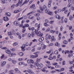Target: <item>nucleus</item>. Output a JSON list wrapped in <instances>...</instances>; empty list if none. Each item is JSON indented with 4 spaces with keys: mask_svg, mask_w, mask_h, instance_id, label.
Here are the masks:
<instances>
[{
    "mask_svg": "<svg viewBox=\"0 0 74 74\" xmlns=\"http://www.w3.org/2000/svg\"><path fill=\"white\" fill-rule=\"evenodd\" d=\"M45 12L47 14H48V15H51V16H53V12L51 11H49V10L45 11Z\"/></svg>",
    "mask_w": 74,
    "mask_h": 74,
    "instance_id": "f257e3e1",
    "label": "nucleus"
},
{
    "mask_svg": "<svg viewBox=\"0 0 74 74\" xmlns=\"http://www.w3.org/2000/svg\"><path fill=\"white\" fill-rule=\"evenodd\" d=\"M5 52L7 53L10 54V57L13 56V53H11V51L8 49H7L5 50Z\"/></svg>",
    "mask_w": 74,
    "mask_h": 74,
    "instance_id": "f03ea898",
    "label": "nucleus"
},
{
    "mask_svg": "<svg viewBox=\"0 0 74 74\" xmlns=\"http://www.w3.org/2000/svg\"><path fill=\"white\" fill-rule=\"evenodd\" d=\"M37 53H38V52H37L36 53H34V54L36 55L35 56L31 55L30 56V58H31V59H34V58H37V57H38V55H37Z\"/></svg>",
    "mask_w": 74,
    "mask_h": 74,
    "instance_id": "7ed1b4c3",
    "label": "nucleus"
},
{
    "mask_svg": "<svg viewBox=\"0 0 74 74\" xmlns=\"http://www.w3.org/2000/svg\"><path fill=\"white\" fill-rule=\"evenodd\" d=\"M68 12V14H67V17L69 16V15H70V13L71 12V10L70 9L69 11L67 10H65L64 12V14H67Z\"/></svg>",
    "mask_w": 74,
    "mask_h": 74,
    "instance_id": "20e7f679",
    "label": "nucleus"
},
{
    "mask_svg": "<svg viewBox=\"0 0 74 74\" xmlns=\"http://www.w3.org/2000/svg\"><path fill=\"white\" fill-rule=\"evenodd\" d=\"M36 35L38 36H40V37H42L43 35V34H41V32H37L35 34Z\"/></svg>",
    "mask_w": 74,
    "mask_h": 74,
    "instance_id": "39448f33",
    "label": "nucleus"
},
{
    "mask_svg": "<svg viewBox=\"0 0 74 74\" xmlns=\"http://www.w3.org/2000/svg\"><path fill=\"white\" fill-rule=\"evenodd\" d=\"M31 30H32L33 33H35V34H36L37 32H38V30L34 29V27H32L31 28Z\"/></svg>",
    "mask_w": 74,
    "mask_h": 74,
    "instance_id": "423d86ee",
    "label": "nucleus"
},
{
    "mask_svg": "<svg viewBox=\"0 0 74 74\" xmlns=\"http://www.w3.org/2000/svg\"><path fill=\"white\" fill-rule=\"evenodd\" d=\"M46 67H45V69H47V67L48 69H51V70H53L54 69H55V67H52L51 66H49L48 65H46Z\"/></svg>",
    "mask_w": 74,
    "mask_h": 74,
    "instance_id": "0eeeda50",
    "label": "nucleus"
},
{
    "mask_svg": "<svg viewBox=\"0 0 74 74\" xmlns=\"http://www.w3.org/2000/svg\"><path fill=\"white\" fill-rule=\"evenodd\" d=\"M55 71H57L58 72H61L62 71H64V68H61L60 69H56Z\"/></svg>",
    "mask_w": 74,
    "mask_h": 74,
    "instance_id": "6e6552de",
    "label": "nucleus"
},
{
    "mask_svg": "<svg viewBox=\"0 0 74 74\" xmlns=\"http://www.w3.org/2000/svg\"><path fill=\"white\" fill-rule=\"evenodd\" d=\"M14 24L16 26H19L20 25V23L18 21H15L14 22Z\"/></svg>",
    "mask_w": 74,
    "mask_h": 74,
    "instance_id": "1a4fd4ad",
    "label": "nucleus"
},
{
    "mask_svg": "<svg viewBox=\"0 0 74 74\" xmlns=\"http://www.w3.org/2000/svg\"><path fill=\"white\" fill-rule=\"evenodd\" d=\"M7 63V62L6 61H4L1 62V67H4V66Z\"/></svg>",
    "mask_w": 74,
    "mask_h": 74,
    "instance_id": "9d476101",
    "label": "nucleus"
},
{
    "mask_svg": "<svg viewBox=\"0 0 74 74\" xmlns=\"http://www.w3.org/2000/svg\"><path fill=\"white\" fill-rule=\"evenodd\" d=\"M40 24H38L37 23H36L35 25V26L36 27H38L37 29L38 30L40 29Z\"/></svg>",
    "mask_w": 74,
    "mask_h": 74,
    "instance_id": "9b49d317",
    "label": "nucleus"
},
{
    "mask_svg": "<svg viewBox=\"0 0 74 74\" xmlns=\"http://www.w3.org/2000/svg\"><path fill=\"white\" fill-rule=\"evenodd\" d=\"M21 11V9H19L18 10H14V13H15L16 14V13H18L19 12H20Z\"/></svg>",
    "mask_w": 74,
    "mask_h": 74,
    "instance_id": "f8f14e48",
    "label": "nucleus"
},
{
    "mask_svg": "<svg viewBox=\"0 0 74 74\" xmlns=\"http://www.w3.org/2000/svg\"><path fill=\"white\" fill-rule=\"evenodd\" d=\"M28 72L30 74H34V73L33 72L32 70H28Z\"/></svg>",
    "mask_w": 74,
    "mask_h": 74,
    "instance_id": "ddd939ff",
    "label": "nucleus"
},
{
    "mask_svg": "<svg viewBox=\"0 0 74 74\" xmlns=\"http://www.w3.org/2000/svg\"><path fill=\"white\" fill-rule=\"evenodd\" d=\"M34 13H36V11H33L31 12L28 13L27 14V15H30V14H34Z\"/></svg>",
    "mask_w": 74,
    "mask_h": 74,
    "instance_id": "4468645a",
    "label": "nucleus"
},
{
    "mask_svg": "<svg viewBox=\"0 0 74 74\" xmlns=\"http://www.w3.org/2000/svg\"><path fill=\"white\" fill-rule=\"evenodd\" d=\"M43 40H44V38L42 37H40L39 39L40 42H42Z\"/></svg>",
    "mask_w": 74,
    "mask_h": 74,
    "instance_id": "2eb2a0df",
    "label": "nucleus"
},
{
    "mask_svg": "<svg viewBox=\"0 0 74 74\" xmlns=\"http://www.w3.org/2000/svg\"><path fill=\"white\" fill-rule=\"evenodd\" d=\"M36 66L37 67V69H40V64H38V63H36Z\"/></svg>",
    "mask_w": 74,
    "mask_h": 74,
    "instance_id": "dca6fc26",
    "label": "nucleus"
},
{
    "mask_svg": "<svg viewBox=\"0 0 74 74\" xmlns=\"http://www.w3.org/2000/svg\"><path fill=\"white\" fill-rule=\"evenodd\" d=\"M36 7V5L35 4H33L29 8V9H31V8L34 9V8Z\"/></svg>",
    "mask_w": 74,
    "mask_h": 74,
    "instance_id": "f3484780",
    "label": "nucleus"
},
{
    "mask_svg": "<svg viewBox=\"0 0 74 74\" xmlns=\"http://www.w3.org/2000/svg\"><path fill=\"white\" fill-rule=\"evenodd\" d=\"M34 16L36 17H38L40 15V14L38 13H36L34 14Z\"/></svg>",
    "mask_w": 74,
    "mask_h": 74,
    "instance_id": "a211bd4d",
    "label": "nucleus"
},
{
    "mask_svg": "<svg viewBox=\"0 0 74 74\" xmlns=\"http://www.w3.org/2000/svg\"><path fill=\"white\" fill-rule=\"evenodd\" d=\"M24 62H20L18 64L19 66H22V65H24Z\"/></svg>",
    "mask_w": 74,
    "mask_h": 74,
    "instance_id": "6ab92c4d",
    "label": "nucleus"
},
{
    "mask_svg": "<svg viewBox=\"0 0 74 74\" xmlns=\"http://www.w3.org/2000/svg\"><path fill=\"white\" fill-rule=\"evenodd\" d=\"M43 10H45V11H47V6H46V5H44L43 6Z\"/></svg>",
    "mask_w": 74,
    "mask_h": 74,
    "instance_id": "aec40b11",
    "label": "nucleus"
},
{
    "mask_svg": "<svg viewBox=\"0 0 74 74\" xmlns=\"http://www.w3.org/2000/svg\"><path fill=\"white\" fill-rule=\"evenodd\" d=\"M54 36H53L51 38V41H55L56 40V39H55Z\"/></svg>",
    "mask_w": 74,
    "mask_h": 74,
    "instance_id": "412c9836",
    "label": "nucleus"
},
{
    "mask_svg": "<svg viewBox=\"0 0 74 74\" xmlns=\"http://www.w3.org/2000/svg\"><path fill=\"white\" fill-rule=\"evenodd\" d=\"M56 19H60V16L58 15H56Z\"/></svg>",
    "mask_w": 74,
    "mask_h": 74,
    "instance_id": "4be33fe9",
    "label": "nucleus"
},
{
    "mask_svg": "<svg viewBox=\"0 0 74 74\" xmlns=\"http://www.w3.org/2000/svg\"><path fill=\"white\" fill-rule=\"evenodd\" d=\"M66 53H73V51H72V50H71L70 51H66Z\"/></svg>",
    "mask_w": 74,
    "mask_h": 74,
    "instance_id": "5701e85b",
    "label": "nucleus"
},
{
    "mask_svg": "<svg viewBox=\"0 0 74 74\" xmlns=\"http://www.w3.org/2000/svg\"><path fill=\"white\" fill-rule=\"evenodd\" d=\"M14 70L17 73H19V70H18V69L17 68L15 69Z\"/></svg>",
    "mask_w": 74,
    "mask_h": 74,
    "instance_id": "b1692460",
    "label": "nucleus"
},
{
    "mask_svg": "<svg viewBox=\"0 0 74 74\" xmlns=\"http://www.w3.org/2000/svg\"><path fill=\"white\" fill-rule=\"evenodd\" d=\"M49 4L48 5V7L49 8L50 7H51V3H52V0H49Z\"/></svg>",
    "mask_w": 74,
    "mask_h": 74,
    "instance_id": "393cba45",
    "label": "nucleus"
},
{
    "mask_svg": "<svg viewBox=\"0 0 74 74\" xmlns=\"http://www.w3.org/2000/svg\"><path fill=\"white\" fill-rule=\"evenodd\" d=\"M31 34H27V38H29V39L31 38Z\"/></svg>",
    "mask_w": 74,
    "mask_h": 74,
    "instance_id": "a878e982",
    "label": "nucleus"
},
{
    "mask_svg": "<svg viewBox=\"0 0 74 74\" xmlns=\"http://www.w3.org/2000/svg\"><path fill=\"white\" fill-rule=\"evenodd\" d=\"M34 16H32L30 15L28 17V18L29 19H32L34 18Z\"/></svg>",
    "mask_w": 74,
    "mask_h": 74,
    "instance_id": "bb28decb",
    "label": "nucleus"
},
{
    "mask_svg": "<svg viewBox=\"0 0 74 74\" xmlns=\"http://www.w3.org/2000/svg\"><path fill=\"white\" fill-rule=\"evenodd\" d=\"M21 4V3L18 2V3H16L15 6L16 7H18V6H19V5H20Z\"/></svg>",
    "mask_w": 74,
    "mask_h": 74,
    "instance_id": "cd10ccee",
    "label": "nucleus"
},
{
    "mask_svg": "<svg viewBox=\"0 0 74 74\" xmlns=\"http://www.w3.org/2000/svg\"><path fill=\"white\" fill-rule=\"evenodd\" d=\"M69 19L70 21H72L73 19V17L71 15L69 16Z\"/></svg>",
    "mask_w": 74,
    "mask_h": 74,
    "instance_id": "c85d7f7f",
    "label": "nucleus"
},
{
    "mask_svg": "<svg viewBox=\"0 0 74 74\" xmlns=\"http://www.w3.org/2000/svg\"><path fill=\"white\" fill-rule=\"evenodd\" d=\"M12 62L13 64H16L17 62V61H16V60H12Z\"/></svg>",
    "mask_w": 74,
    "mask_h": 74,
    "instance_id": "c756f323",
    "label": "nucleus"
},
{
    "mask_svg": "<svg viewBox=\"0 0 74 74\" xmlns=\"http://www.w3.org/2000/svg\"><path fill=\"white\" fill-rule=\"evenodd\" d=\"M29 1V0H25V1L23 3V4H25L26 3H27Z\"/></svg>",
    "mask_w": 74,
    "mask_h": 74,
    "instance_id": "7c9ffc66",
    "label": "nucleus"
},
{
    "mask_svg": "<svg viewBox=\"0 0 74 74\" xmlns=\"http://www.w3.org/2000/svg\"><path fill=\"white\" fill-rule=\"evenodd\" d=\"M23 59L22 58H20L18 59V60L19 61V62H22V61H23Z\"/></svg>",
    "mask_w": 74,
    "mask_h": 74,
    "instance_id": "2f4dec72",
    "label": "nucleus"
},
{
    "mask_svg": "<svg viewBox=\"0 0 74 74\" xmlns=\"http://www.w3.org/2000/svg\"><path fill=\"white\" fill-rule=\"evenodd\" d=\"M63 43L64 44H67L68 42L67 40H64L63 41Z\"/></svg>",
    "mask_w": 74,
    "mask_h": 74,
    "instance_id": "473e14b6",
    "label": "nucleus"
},
{
    "mask_svg": "<svg viewBox=\"0 0 74 74\" xmlns=\"http://www.w3.org/2000/svg\"><path fill=\"white\" fill-rule=\"evenodd\" d=\"M27 62L28 64H31L30 59H29L27 60Z\"/></svg>",
    "mask_w": 74,
    "mask_h": 74,
    "instance_id": "72a5a7b5",
    "label": "nucleus"
},
{
    "mask_svg": "<svg viewBox=\"0 0 74 74\" xmlns=\"http://www.w3.org/2000/svg\"><path fill=\"white\" fill-rule=\"evenodd\" d=\"M6 14L8 16L10 17V16H11V14L10 12L6 13Z\"/></svg>",
    "mask_w": 74,
    "mask_h": 74,
    "instance_id": "f704fd0d",
    "label": "nucleus"
},
{
    "mask_svg": "<svg viewBox=\"0 0 74 74\" xmlns=\"http://www.w3.org/2000/svg\"><path fill=\"white\" fill-rule=\"evenodd\" d=\"M37 12H39V13H40L41 14H42L43 13V11H40V10H37Z\"/></svg>",
    "mask_w": 74,
    "mask_h": 74,
    "instance_id": "c9c22d12",
    "label": "nucleus"
},
{
    "mask_svg": "<svg viewBox=\"0 0 74 74\" xmlns=\"http://www.w3.org/2000/svg\"><path fill=\"white\" fill-rule=\"evenodd\" d=\"M24 26H25V27H29V25L28 24L26 23L24 25Z\"/></svg>",
    "mask_w": 74,
    "mask_h": 74,
    "instance_id": "e433bc0d",
    "label": "nucleus"
},
{
    "mask_svg": "<svg viewBox=\"0 0 74 74\" xmlns=\"http://www.w3.org/2000/svg\"><path fill=\"white\" fill-rule=\"evenodd\" d=\"M55 67L56 69H58V68H60L61 67V66H60V65H57Z\"/></svg>",
    "mask_w": 74,
    "mask_h": 74,
    "instance_id": "4c0bfd02",
    "label": "nucleus"
},
{
    "mask_svg": "<svg viewBox=\"0 0 74 74\" xmlns=\"http://www.w3.org/2000/svg\"><path fill=\"white\" fill-rule=\"evenodd\" d=\"M60 44H59L58 42H56V43L55 44V46H57L58 45V47H59V45H60Z\"/></svg>",
    "mask_w": 74,
    "mask_h": 74,
    "instance_id": "58836bf2",
    "label": "nucleus"
},
{
    "mask_svg": "<svg viewBox=\"0 0 74 74\" xmlns=\"http://www.w3.org/2000/svg\"><path fill=\"white\" fill-rule=\"evenodd\" d=\"M50 30L51 29H50V28L49 27H48L47 29H46V32H50Z\"/></svg>",
    "mask_w": 74,
    "mask_h": 74,
    "instance_id": "ea45409f",
    "label": "nucleus"
},
{
    "mask_svg": "<svg viewBox=\"0 0 74 74\" xmlns=\"http://www.w3.org/2000/svg\"><path fill=\"white\" fill-rule=\"evenodd\" d=\"M40 62V59H39L38 58H37V60H36V62L37 63H38L39 62Z\"/></svg>",
    "mask_w": 74,
    "mask_h": 74,
    "instance_id": "a19ab883",
    "label": "nucleus"
},
{
    "mask_svg": "<svg viewBox=\"0 0 74 74\" xmlns=\"http://www.w3.org/2000/svg\"><path fill=\"white\" fill-rule=\"evenodd\" d=\"M19 55L20 56H22L23 55V53L22 52H21L19 53Z\"/></svg>",
    "mask_w": 74,
    "mask_h": 74,
    "instance_id": "79ce46f5",
    "label": "nucleus"
},
{
    "mask_svg": "<svg viewBox=\"0 0 74 74\" xmlns=\"http://www.w3.org/2000/svg\"><path fill=\"white\" fill-rule=\"evenodd\" d=\"M8 36H11L12 35V33L11 32H8Z\"/></svg>",
    "mask_w": 74,
    "mask_h": 74,
    "instance_id": "37998d69",
    "label": "nucleus"
},
{
    "mask_svg": "<svg viewBox=\"0 0 74 74\" xmlns=\"http://www.w3.org/2000/svg\"><path fill=\"white\" fill-rule=\"evenodd\" d=\"M53 50L52 49H51L49 50V51H47L46 52V53H51V52H52V51Z\"/></svg>",
    "mask_w": 74,
    "mask_h": 74,
    "instance_id": "c03bdc74",
    "label": "nucleus"
},
{
    "mask_svg": "<svg viewBox=\"0 0 74 74\" xmlns=\"http://www.w3.org/2000/svg\"><path fill=\"white\" fill-rule=\"evenodd\" d=\"M31 35L32 36V37H34L35 36V33L34 32H32L31 34Z\"/></svg>",
    "mask_w": 74,
    "mask_h": 74,
    "instance_id": "a18cd8bd",
    "label": "nucleus"
},
{
    "mask_svg": "<svg viewBox=\"0 0 74 74\" xmlns=\"http://www.w3.org/2000/svg\"><path fill=\"white\" fill-rule=\"evenodd\" d=\"M30 67L31 68H32V69H33L34 68V67L33 64H30Z\"/></svg>",
    "mask_w": 74,
    "mask_h": 74,
    "instance_id": "49530a36",
    "label": "nucleus"
},
{
    "mask_svg": "<svg viewBox=\"0 0 74 74\" xmlns=\"http://www.w3.org/2000/svg\"><path fill=\"white\" fill-rule=\"evenodd\" d=\"M44 26H45V27H48L49 26V25H48L47 23H44Z\"/></svg>",
    "mask_w": 74,
    "mask_h": 74,
    "instance_id": "de8ad7c7",
    "label": "nucleus"
},
{
    "mask_svg": "<svg viewBox=\"0 0 74 74\" xmlns=\"http://www.w3.org/2000/svg\"><path fill=\"white\" fill-rule=\"evenodd\" d=\"M31 48H30V47H28L26 48L25 50H26L27 51H30V50H31Z\"/></svg>",
    "mask_w": 74,
    "mask_h": 74,
    "instance_id": "09e8293b",
    "label": "nucleus"
},
{
    "mask_svg": "<svg viewBox=\"0 0 74 74\" xmlns=\"http://www.w3.org/2000/svg\"><path fill=\"white\" fill-rule=\"evenodd\" d=\"M56 31L53 30L52 29L51 30L50 32L51 33H54Z\"/></svg>",
    "mask_w": 74,
    "mask_h": 74,
    "instance_id": "8fccbe9b",
    "label": "nucleus"
},
{
    "mask_svg": "<svg viewBox=\"0 0 74 74\" xmlns=\"http://www.w3.org/2000/svg\"><path fill=\"white\" fill-rule=\"evenodd\" d=\"M1 1L2 4H5V0H1Z\"/></svg>",
    "mask_w": 74,
    "mask_h": 74,
    "instance_id": "3c124183",
    "label": "nucleus"
},
{
    "mask_svg": "<svg viewBox=\"0 0 74 74\" xmlns=\"http://www.w3.org/2000/svg\"><path fill=\"white\" fill-rule=\"evenodd\" d=\"M49 23H50V24H51L52 25V24H53V23H54V21H50L49 22Z\"/></svg>",
    "mask_w": 74,
    "mask_h": 74,
    "instance_id": "603ef678",
    "label": "nucleus"
},
{
    "mask_svg": "<svg viewBox=\"0 0 74 74\" xmlns=\"http://www.w3.org/2000/svg\"><path fill=\"white\" fill-rule=\"evenodd\" d=\"M66 9H67V7H65L64 8H63L62 9V12H63V11H64L65 10H66Z\"/></svg>",
    "mask_w": 74,
    "mask_h": 74,
    "instance_id": "864d4df0",
    "label": "nucleus"
},
{
    "mask_svg": "<svg viewBox=\"0 0 74 74\" xmlns=\"http://www.w3.org/2000/svg\"><path fill=\"white\" fill-rule=\"evenodd\" d=\"M69 63L70 64H73V61H72L71 60H69Z\"/></svg>",
    "mask_w": 74,
    "mask_h": 74,
    "instance_id": "5fc2aeb1",
    "label": "nucleus"
},
{
    "mask_svg": "<svg viewBox=\"0 0 74 74\" xmlns=\"http://www.w3.org/2000/svg\"><path fill=\"white\" fill-rule=\"evenodd\" d=\"M53 59V58L51 56V57L49 56V58H48V59L49 60H52V59Z\"/></svg>",
    "mask_w": 74,
    "mask_h": 74,
    "instance_id": "6e6d98bb",
    "label": "nucleus"
},
{
    "mask_svg": "<svg viewBox=\"0 0 74 74\" xmlns=\"http://www.w3.org/2000/svg\"><path fill=\"white\" fill-rule=\"evenodd\" d=\"M53 10H56L57 9V6H54L53 8Z\"/></svg>",
    "mask_w": 74,
    "mask_h": 74,
    "instance_id": "4d7b16f0",
    "label": "nucleus"
},
{
    "mask_svg": "<svg viewBox=\"0 0 74 74\" xmlns=\"http://www.w3.org/2000/svg\"><path fill=\"white\" fill-rule=\"evenodd\" d=\"M33 1H34V0H32L31 1H30L29 2V4H32V3L33 2Z\"/></svg>",
    "mask_w": 74,
    "mask_h": 74,
    "instance_id": "13d9d810",
    "label": "nucleus"
},
{
    "mask_svg": "<svg viewBox=\"0 0 74 74\" xmlns=\"http://www.w3.org/2000/svg\"><path fill=\"white\" fill-rule=\"evenodd\" d=\"M30 60L31 61V63H32V64H33V63H34V60L32 59H30Z\"/></svg>",
    "mask_w": 74,
    "mask_h": 74,
    "instance_id": "bf43d9fd",
    "label": "nucleus"
},
{
    "mask_svg": "<svg viewBox=\"0 0 74 74\" xmlns=\"http://www.w3.org/2000/svg\"><path fill=\"white\" fill-rule=\"evenodd\" d=\"M44 65H43V64H39V67H42Z\"/></svg>",
    "mask_w": 74,
    "mask_h": 74,
    "instance_id": "052dcab7",
    "label": "nucleus"
},
{
    "mask_svg": "<svg viewBox=\"0 0 74 74\" xmlns=\"http://www.w3.org/2000/svg\"><path fill=\"white\" fill-rule=\"evenodd\" d=\"M18 44L16 42H14L13 44V46H16Z\"/></svg>",
    "mask_w": 74,
    "mask_h": 74,
    "instance_id": "680f3d73",
    "label": "nucleus"
},
{
    "mask_svg": "<svg viewBox=\"0 0 74 74\" xmlns=\"http://www.w3.org/2000/svg\"><path fill=\"white\" fill-rule=\"evenodd\" d=\"M23 17H22L20 18H19L18 19V21H20V20H21V19H23Z\"/></svg>",
    "mask_w": 74,
    "mask_h": 74,
    "instance_id": "e2e57ef3",
    "label": "nucleus"
},
{
    "mask_svg": "<svg viewBox=\"0 0 74 74\" xmlns=\"http://www.w3.org/2000/svg\"><path fill=\"white\" fill-rule=\"evenodd\" d=\"M15 7V5H12L11 6V9L12 10L14 9V8Z\"/></svg>",
    "mask_w": 74,
    "mask_h": 74,
    "instance_id": "0e129e2a",
    "label": "nucleus"
},
{
    "mask_svg": "<svg viewBox=\"0 0 74 74\" xmlns=\"http://www.w3.org/2000/svg\"><path fill=\"white\" fill-rule=\"evenodd\" d=\"M71 6V4L70 3H69V4H68L67 5V7H68V8H70V7Z\"/></svg>",
    "mask_w": 74,
    "mask_h": 74,
    "instance_id": "69168bd1",
    "label": "nucleus"
},
{
    "mask_svg": "<svg viewBox=\"0 0 74 74\" xmlns=\"http://www.w3.org/2000/svg\"><path fill=\"white\" fill-rule=\"evenodd\" d=\"M56 64H58V63L57 62H54L52 64V65H53V66H56Z\"/></svg>",
    "mask_w": 74,
    "mask_h": 74,
    "instance_id": "338daca9",
    "label": "nucleus"
},
{
    "mask_svg": "<svg viewBox=\"0 0 74 74\" xmlns=\"http://www.w3.org/2000/svg\"><path fill=\"white\" fill-rule=\"evenodd\" d=\"M48 37L49 39H51V36L50 35H48Z\"/></svg>",
    "mask_w": 74,
    "mask_h": 74,
    "instance_id": "774afa93",
    "label": "nucleus"
}]
</instances>
